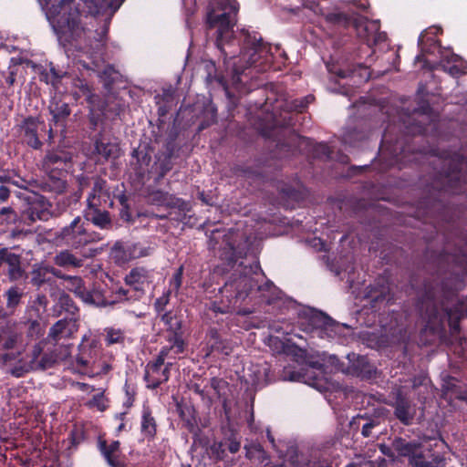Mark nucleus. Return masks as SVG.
Here are the masks:
<instances>
[{
    "instance_id": "1",
    "label": "nucleus",
    "mask_w": 467,
    "mask_h": 467,
    "mask_svg": "<svg viewBox=\"0 0 467 467\" xmlns=\"http://www.w3.org/2000/svg\"><path fill=\"white\" fill-rule=\"evenodd\" d=\"M81 4L73 8L74 0H60L50 8L53 27L59 37L70 41L80 37L85 29L80 23V16H97L110 9L116 12L125 0H80Z\"/></svg>"
},
{
    "instance_id": "2",
    "label": "nucleus",
    "mask_w": 467,
    "mask_h": 467,
    "mask_svg": "<svg viewBox=\"0 0 467 467\" xmlns=\"http://www.w3.org/2000/svg\"><path fill=\"white\" fill-rule=\"evenodd\" d=\"M419 308L430 329H442L447 320L452 335L460 329V319L467 317V308L456 299L454 292L443 288L427 287Z\"/></svg>"
},
{
    "instance_id": "3",
    "label": "nucleus",
    "mask_w": 467,
    "mask_h": 467,
    "mask_svg": "<svg viewBox=\"0 0 467 467\" xmlns=\"http://www.w3.org/2000/svg\"><path fill=\"white\" fill-rule=\"evenodd\" d=\"M258 265L245 264L244 261L234 263L233 273L221 288V293L226 296L229 302L228 307H235L243 303L249 295L257 286V291L268 289L272 283L266 282L264 285H259L255 276L258 275Z\"/></svg>"
},
{
    "instance_id": "4",
    "label": "nucleus",
    "mask_w": 467,
    "mask_h": 467,
    "mask_svg": "<svg viewBox=\"0 0 467 467\" xmlns=\"http://www.w3.org/2000/svg\"><path fill=\"white\" fill-rule=\"evenodd\" d=\"M238 9L239 5L235 0H222L207 12V26L215 30L216 46L225 57L228 56L225 45L233 38Z\"/></svg>"
},
{
    "instance_id": "5",
    "label": "nucleus",
    "mask_w": 467,
    "mask_h": 467,
    "mask_svg": "<svg viewBox=\"0 0 467 467\" xmlns=\"http://www.w3.org/2000/svg\"><path fill=\"white\" fill-rule=\"evenodd\" d=\"M244 47L237 61H233V83L237 84L241 81L240 75L245 69L254 67H258L257 71L265 70V64L270 63L271 56L268 52V47L262 42L261 37L257 38L256 35L252 36L244 33Z\"/></svg>"
},
{
    "instance_id": "6",
    "label": "nucleus",
    "mask_w": 467,
    "mask_h": 467,
    "mask_svg": "<svg viewBox=\"0 0 467 467\" xmlns=\"http://www.w3.org/2000/svg\"><path fill=\"white\" fill-rule=\"evenodd\" d=\"M50 241L57 246H67L73 250H80L102 239L99 233L89 231L88 223L77 216L68 224L50 233Z\"/></svg>"
},
{
    "instance_id": "7",
    "label": "nucleus",
    "mask_w": 467,
    "mask_h": 467,
    "mask_svg": "<svg viewBox=\"0 0 467 467\" xmlns=\"http://www.w3.org/2000/svg\"><path fill=\"white\" fill-rule=\"evenodd\" d=\"M40 324L34 320L28 325L7 322L0 327V346L4 349L22 348L27 344V337L37 335Z\"/></svg>"
},
{
    "instance_id": "8",
    "label": "nucleus",
    "mask_w": 467,
    "mask_h": 467,
    "mask_svg": "<svg viewBox=\"0 0 467 467\" xmlns=\"http://www.w3.org/2000/svg\"><path fill=\"white\" fill-rule=\"evenodd\" d=\"M150 271L143 267L133 268L125 277L127 288L120 287L116 291V295L120 300H139L140 299L151 284Z\"/></svg>"
},
{
    "instance_id": "9",
    "label": "nucleus",
    "mask_w": 467,
    "mask_h": 467,
    "mask_svg": "<svg viewBox=\"0 0 467 467\" xmlns=\"http://www.w3.org/2000/svg\"><path fill=\"white\" fill-rule=\"evenodd\" d=\"M78 350L76 361L79 371L87 373L89 368L94 371L97 368L96 363L99 352L97 342L93 340L89 343H82Z\"/></svg>"
},
{
    "instance_id": "10",
    "label": "nucleus",
    "mask_w": 467,
    "mask_h": 467,
    "mask_svg": "<svg viewBox=\"0 0 467 467\" xmlns=\"http://www.w3.org/2000/svg\"><path fill=\"white\" fill-rule=\"evenodd\" d=\"M171 363L166 365L159 364L150 361L147 364L145 368L144 379L149 389H156L161 384L168 381L170 378V368Z\"/></svg>"
},
{
    "instance_id": "11",
    "label": "nucleus",
    "mask_w": 467,
    "mask_h": 467,
    "mask_svg": "<svg viewBox=\"0 0 467 467\" xmlns=\"http://www.w3.org/2000/svg\"><path fill=\"white\" fill-rule=\"evenodd\" d=\"M309 322L313 327V329L321 337L325 335L327 337H333L339 327L337 323L322 312H313L309 318Z\"/></svg>"
},
{
    "instance_id": "12",
    "label": "nucleus",
    "mask_w": 467,
    "mask_h": 467,
    "mask_svg": "<svg viewBox=\"0 0 467 467\" xmlns=\"http://www.w3.org/2000/svg\"><path fill=\"white\" fill-rule=\"evenodd\" d=\"M154 248L150 245H144L140 243L127 244L125 246H116L114 249L115 257L124 262L150 255Z\"/></svg>"
},
{
    "instance_id": "13",
    "label": "nucleus",
    "mask_w": 467,
    "mask_h": 467,
    "mask_svg": "<svg viewBox=\"0 0 467 467\" xmlns=\"http://www.w3.org/2000/svg\"><path fill=\"white\" fill-rule=\"evenodd\" d=\"M52 275L57 277H64L61 272L53 266L36 264L33 265L29 273L30 284L37 288L41 287L44 284L49 283Z\"/></svg>"
},
{
    "instance_id": "14",
    "label": "nucleus",
    "mask_w": 467,
    "mask_h": 467,
    "mask_svg": "<svg viewBox=\"0 0 467 467\" xmlns=\"http://www.w3.org/2000/svg\"><path fill=\"white\" fill-rule=\"evenodd\" d=\"M161 321L171 333L168 341L172 342V348H176L177 353H182L184 349V341L181 336V321L171 312L164 313L161 316Z\"/></svg>"
},
{
    "instance_id": "15",
    "label": "nucleus",
    "mask_w": 467,
    "mask_h": 467,
    "mask_svg": "<svg viewBox=\"0 0 467 467\" xmlns=\"http://www.w3.org/2000/svg\"><path fill=\"white\" fill-rule=\"evenodd\" d=\"M99 447L110 467H125V463L120 457L119 441H113L108 444L106 441H100Z\"/></svg>"
},
{
    "instance_id": "16",
    "label": "nucleus",
    "mask_w": 467,
    "mask_h": 467,
    "mask_svg": "<svg viewBox=\"0 0 467 467\" xmlns=\"http://www.w3.org/2000/svg\"><path fill=\"white\" fill-rule=\"evenodd\" d=\"M448 164V170L446 171L447 176L450 178V182L454 180L460 181L467 180L463 176L462 172H467V160L462 157V154L454 152L451 156L445 161Z\"/></svg>"
},
{
    "instance_id": "17",
    "label": "nucleus",
    "mask_w": 467,
    "mask_h": 467,
    "mask_svg": "<svg viewBox=\"0 0 467 467\" xmlns=\"http://www.w3.org/2000/svg\"><path fill=\"white\" fill-rule=\"evenodd\" d=\"M395 416L404 424L409 425L414 418V410L410 401L403 395L400 389L398 390L395 400Z\"/></svg>"
},
{
    "instance_id": "18",
    "label": "nucleus",
    "mask_w": 467,
    "mask_h": 467,
    "mask_svg": "<svg viewBox=\"0 0 467 467\" xmlns=\"http://www.w3.org/2000/svg\"><path fill=\"white\" fill-rule=\"evenodd\" d=\"M70 156L65 151H49L43 160V169L46 172H53L66 169Z\"/></svg>"
},
{
    "instance_id": "19",
    "label": "nucleus",
    "mask_w": 467,
    "mask_h": 467,
    "mask_svg": "<svg viewBox=\"0 0 467 467\" xmlns=\"http://www.w3.org/2000/svg\"><path fill=\"white\" fill-rule=\"evenodd\" d=\"M77 331V324L76 321L69 319H61L58 320L53 327L50 328L48 337H50L55 342H58L63 338L70 337Z\"/></svg>"
},
{
    "instance_id": "20",
    "label": "nucleus",
    "mask_w": 467,
    "mask_h": 467,
    "mask_svg": "<svg viewBox=\"0 0 467 467\" xmlns=\"http://www.w3.org/2000/svg\"><path fill=\"white\" fill-rule=\"evenodd\" d=\"M306 8H309L317 15L325 16L326 21L334 26L347 27L350 24V17L341 12H330L324 14L320 6L315 2H308L304 4Z\"/></svg>"
},
{
    "instance_id": "21",
    "label": "nucleus",
    "mask_w": 467,
    "mask_h": 467,
    "mask_svg": "<svg viewBox=\"0 0 467 467\" xmlns=\"http://www.w3.org/2000/svg\"><path fill=\"white\" fill-rule=\"evenodd\" d=\"M73 249H64L57 253L53 257V262L56 265L63 268H79L84 265V259L78 257L73 252Z\"/></svg>"
},
{
    "instance_id": "22",
    "label": "nucleus",
    "mask_w": 467,
    "mask_h": 467,
    "mask_svg": "<svg viewBox=\"0 0 467 467\" xmlns=\"http://www.w3.org/2000/svg\"><path fill=\"white\" fill-rule=\"evenodd\" d=\"M443 458L439 454L431 453L430 450H421L410 459L414 467H439Z\"/></svg>"
},
{
    "instance_id": "23",
    "label": "nucleus",
    "mask_w": 467,
    "mask_h": 467,
    "mask_svg": "<svg viewBox=\"0 0 467 467\" xmlns=\"http://www.w3.org/2000/svg\"><path fill=\"white\" fill-rule=\"evenodd\" d=\"M67 281V288L73 292L85 303H94L93 296L86 289L83 280L78 276L64 275Z\"/></svg>"
},
{
    "instance_id": "24",
    "label": "nucleus",
    "mask_w": 467,
    "mask_h": 467,
    "mask_svg": "<svg viewBox=\"0 0 467 467\" xmlns=\"http://www.w3.org/2000/svg\"><path fill=\"white\" fill-rule=\"evenodd\" d=\"M84 218L101 229H107L111 225V220L109 212H102L99 209V207L85 209Z\"/></svg>"
},
{
    "instance_id": "25",
    "label": "nucleus",
    "mask_w": 467,
    "mask_h": 467,
    "mask_svg": "<svg viewBox=\"0 0 467 467\" xmlns=\"http://www.w3.org/2000/svg\"><path fill=\"white\" fill-rule=\"evenodd\" d=\"M38 125L39 122L36 119L28 118L22 126L26 143L34 149H39L42 146V142L37 137Z\"/></svg>"
},
{
    "instance_id": "26",
    "label": "nucleus",
    "mask_w": 467,
    "mask_h": 467,
    "mask_svg": "<svg viewBox=\"0 0 467 467\" xmlns=\"http://www.w3.org/2000/svg\"><path fill=\"white\" fill-rule=\"evenodd\" d=\"M5 263L8 265L7 275L11 281L19 280L24 276L25 271L21 267L19 255L9 253Z\"/></svg>"
},
{
    "instance_id": "27",
    "label": "nucleus",
    "mask_w": 467,
    "mask_h": 467,
    "mask_svg": "<svg viewBox=\"0 0 467 467\" xmlns=\"http://www.w3.org/2000/svg\"><path fill=\"white\" fill-rule=\"evenodd\" d=\"M393 448L400 455L410 457V460L417 454L420 449L418 443L410 442L400 438L393 441Z\"/></svg>"
},
{
    "instance_id": "28",
    "label": "nucleus",
    "mask_w": 467,
    "mask_h": 467,
    "mask_svg": "<svg viewBox=\"0 0 467 467\" xmlns=\"http://www.w3.org/2000/svg\"><path fill=\"white\" fill-rule=\"evenodd\" d=\"M96 152L105 159L117 158L119 156V146L111 142H104L102 140H97L95 143Z\"/></svg>"
},
{
    "instance_id": "29",
    "label": "nucleus",
    "mask_w": 467,
    "mask_h": 467,
    "mask_svg": "<svg viewBox=\"0 0 467 467\" xmlns=\"http://www.w3.org/2000/svg\"><path fill=\"white\" fill-rule=\"evenodd\" d=\"M460 62V57L453 55L450 58H442L441 67L444 72L452 77H458L462 74V67L459 65Z\"/></svg>"
},
{
    "instance_id": "30",
    "label": "nucleus",
    "mask_w": 467,
    "mask_h": 467,
    "mask_svg": "<svg viewBox=\"0 0 467 467\" xmlns=\"http://www.w3.org/2000/svg\"><path fill=\"white\" fill-rule=\"evenodd\" d=\"M49 112L53 116V120L57 123L70 114V109L67 103L54 101L49 106Z\"/></svg>"
},
{
    "instance_id": "31",
    "label": "nucleus",
    "mask_w": 467,
    "mask_h": 467,
    "mask_svg": "<svg viewBox=\"0 0 467 467\" xmlns=\"http://www.w3.org/2000/svg\"><path fill=\"white\" fill-rule=\"evenodd\" d=\"M6 307L12 312L20 304L23 291L17 286H11L5 293Z\"/></svg>"
},
{
    "instance_id": "32",
    "label": "nucleus",
    "mask_w": 467,
    "mask_h": 467,
    "mask_svg": "<svg viewBox=\"0 0 467 467\" xmlns=\"http://www.w3.org/2000/svg\"><path fill=\"white\" fill-rule=\"evenodd\" d=\"M105 341L108 345L121 344L124 342V332L119 328L107 327L105 328Z\"/></svg>"
},
{
    "instance_id": "33",
    "label": "nucleus",
    "mask_w": 467,
    "mask_h": 467,
    "mask_svg": "<svg viewBox=\"0 0 467 467\" xmlns=\"http://www.w3.org/2000/svg\"><path fill=\"white\" fill-rule=\"evenodd\" d=\"M18 220L17 213L10 206L0 207V223L13 224Z\"/></svg>"
},
{
    "instance_id": "34",
    "label": "nucleus",
    "mask_w": 467,
    "mask_h": 467,
    "mask_svg": "<svg viewBox=\"0 0 467 467\" xmlns=\"http://www.w3.org/2000/svg\"><path fill=\"white\" fill-rule=\"evenodd\" d=\"M54 360L51 357H48L47 355H44L40 357L39 360L36 359H30L28 364L29 369H47L50 368L53 364Z\"/></svg>"
},
{
    "instance_id": "35",
    "label": "nucleus",
    "mask_w": 467,
    "mask_h": 467,
    "mask_svg": "<svg viewBox=\"0 0 467 467\" xmlns=\"http://www.w3.org/2000/svg\"><path fill=\"white\" fill-rule=\"evenodd\" d=\"M141 429L143 431H145L149 435H153L155 433V431H156L155 421L150 412L143 413L142 421H141Z\"/></svg>"
},
{
    "instance_id": "36",
    "label": "nucleus",
    "mask_w": 467,
    "mask_h": 467,
    "mask_svg": "<svg viewBox=\"0 0 467 467\" xmlns=\"http://www.w3.org/2000/svg\"><path fill=\"white\" fill-rule=\"evenodd\" d=\"M47 186L56 193H61L66 190L67 183L63 179L57 178L55 175H50Z\"/></svg>"
},
{
    "instance_id": "37",
    "label": "nucleus",
    "mask_w": 467,
    "mask_h": 467,
    "mask_svg": "<svg viewBox=\"0 0 467 467\" xmlns=\"http://www.w3.org/2000/svg\"><path fill=\"white\" fill-rule=\"evenodd\" d=\"M182 275H183V266H180L176 272L174 273L172 278L170 281V290L169 293L175 292L177 293L182 283Z\"/></svg>"
},
{
    "instance_id": "38",
    "label": "nucleus",
    "mask_w": 467,
    "mask_h": 467,
    "mask_svg": "<svg viewBox=\"0 0 467 467\" xmlns=\"http://www.w3.org/2000/svg\"><path fill=\"white\" fill-rule=\"evenodd\" d=\"M88 406L89 408H97L99 411H104L108 407L107 400L103 393H99L88 402Z\"/></svg>"
},
{
    "instance_id": "39",
    "label": "nucleus",
    "mask_w": 467,
    "mask_h": 467,
    "mask_svg": "<svg viewBox=\"0 0 467 467\" xmlns=\"http://www.w3.org/2000/svg\"><path fill=\"white\" fill-rule=\"evenodd\" d=\"M211 388L215 391L216 395L220 398L223 394V389L227 387V382L222 379H211Z\"/></svg>"
},
{
    "instance_id": "40",
    "label": "nucleus",
    "mask_w": 467,
    "mask_h": 467,
    "mask_svg": "<svg viewBox=\"0 0 467 467\" xmlns=\"http://www.w3.org/2000/svg\"><path fill=\"white\" fill-rule=\"evenodd\" d=\"M171 343V346L170 347H164L162 348V349L160 351L159 355L157 356L156 359L154 360V362H157L159 364H162V365H165L164 364V361H165V358L168 357L169 353L171 350L174 349V352L176 354H178L176 352V348H172V342H170Z\"/></svg>"
},
{
    "instance_id": "41",
    "label": "nucleus",
    "mask_w": 467,
    "mask_h": 467,
    "mask_svg": "<svg viewBox=\"0 0 467 467\" xmlns=\"http://www.w3.org/2000/svg\"><path fill=\"white\" fill-rule=\"evenodd\" d=\"M314 154L317 157H326L328 158L330 155V150L327 144L319 143L315 147Z\"/></svg>"
},
{
    "instance_id": "42",
    "label": "nucleus",
    "mask_w": 467,
    "mask_h": 467,
    "mask_svg": "<svg viewBox=\"0 0 467 467\" xmlns=\"http://www.w3.org/2000/svg\"><path fill=\"white\" fill-rule=\"evenodd\" d=\"M97 194H98V192H93V191L89 193L88 200H87L88 206L86 209H92V208L99 207L100 201Z\"/></svg>"
},
{
    "instance_id": "43",
    "label": "nucleus",
    "mask_w": 467,
    "mask_h": 467,
    "mask_svg": "<svg viewBox=\"0 0 467 467\" xmlns=\"http://www.w3.org/2000/svg\"><path fill=\"white\" fill-rule=\"evenodd\" d=\"M378 425L376 420H369L363 424L361 433L364 437H370L372 435V429Z\"/></svg>"
},
{
    "instance_id": "44",
    "label": "nucleus",
    "mask_w": 467,
    "mask_h": 467,
    "mask_svg": "<svg viewBox=\"0 0 467 467\" xmlns=\"http://www.w3.org/2000/svg\"><path fill=\"white\" fill-rule=\"evenodd\" d=\"M150 201L155 204H162L166 201V193L157 191L150 195Z\"/></svg>"
},
{
    "instance_id": "45",
    "label": "nucleus",
    "mask_w": 467,
    "mask_h": 467,
    "mask_svg": "<svg viewBox=\"0 0 467 467\" xmlns=\"http://www.w3.org/2000/svg\"><path fill=\"white\" fill-rule=\"evenodd\" d=\"M312 99H313V97L308 96V97H306L303 100H300V101L295 100L293 108L295 110L301 111L304 108L306 107V105L310 101H312Z\"/></svg>"
},
{
    "instance_id": "46",
    "label": "nucleus",
    "mask_w": 467,
    "mask_h": 467,
    "mask_svg": "<svg viewBox=\"0 0 467 467\" xmlns=\"http://www.w3.org/2000/svg\"><path fill=\"white\" fill-rule=\"evenodd\" d=\"M427 383V377L424 375H418L412 379V389H416L417 388L423 386Z\"/></svg>"
},
{
    "instance_id": "47",
    "label": "nucleus",
    "mask_w": 467,
    "mask_h": 467,
    "mask_svg": "<svg viewBox=\"0 0 467 467\" xmlns=\"http://www.w3.org/2000/svg\"><path fill=\"white\" fill-rule=\"evenodd\" d=\"M43 348L40 344H36L34 346L31 351V359L39 360Z\"/></svg>"
},
{
    "instance_id": "48",
    "label": "nucleus",
    "mask_w": 467,
    "mask_h": 467,
    "mask_svg": "<svg viewBox=\"0 0 467 467\" xmlns=\"http://www.w3.org/2000/svg\"><path fill=\"white\" fill-rule=\"evenodd\" d=\"M10 196V190L4 185L0 186V202H5Z\"/></svg>"
},
{
    "instance_id": "49",
    "label": "nucleus",
    "mask_w": 467,
    "mask_h": 467,
    "mask_svg": "<svg viewBox=\"0 0 467 467\" xmlns=\"http://www.w3.org/2000/svg\"><path fill=\"white\" fill-rule=\"evenodd\" d=\"M168 303V296H162L156 300L155 302V307L158 311H162L164 306Z\"/></svg>"
},
{
    "instance_id": "50",
    "label": "nucleus",
    "mask_w": 467,
    "mask_h": 467,
    "mask_svg": "<svg viewBox=\"0 0 467 467\" xmlns=\"http://www.w3.org/2000/svg\"><path fill=\"white\" fill-rule=\"evenodd\" d=\"M78 84L77 86L79 88L82 94L85 96H89L91 94V90H90L88 85L81 80H78Z\"/></svg>"
},
{
    "instance_id": "51",
    "label": "nucleus",
    "mask_w": 467,
    "mask_h": 467,
    "mask_svg": "<svg viewBox=\"0 0 467 467\" xmlns=\"http://www.w3.org/2000/svg\"><path fill=\"white\" fill-rule=\"evenodd\" d=\"M240 442L236 441H230L228 450L231 453H236L240 450Z\"/></svg>"
},
{
    "instance_id": "52",
    "label": "nucleus",
    "mask_w": 467,
    "mask_h": 467,
    "mask_svg": "<svg viewBox=\"0 0 467 467\" xmlns=\"http://www.w3.org/2000/svg\"><path fill=\"white\" fill-rule=\"evenodd\" d=\"M9 252L5 248H0V266L3 263H5Z\"/></svg>"
},
{
    "instance_id": "53",
    "label": "nucleus",
    "mask_w": 467,
    "mask_h": 467,
    "mask_svg": "<svg viewBox=\"0 0 467 467\" xmlns=\"http://www.w3.org/2000/svg\"><path fill=\"white\" fill-rule=\"evenodd\" d=\"M102 182L98 181L94 183V186H93V192H97L98 193L102 191Z\"/></svg>"
},
{
    "instance_id": "54",
    "label": "nucleus",
    "mask_w": 467,
    "mask_h": 467,
    "mask_svg": "<svg viewBox=\"0 0 467 467\" xmlns=\"http://www.w3.org/2000/svg\"><path fill=\"white\" fill-rule=\"evenodd\" d=\"M79 388V389L83 390V391H86V390H88L89 389H93L92 387H90L89 385L86 384V383H78L77 384Z\"/></svg>"
},
{
    "instance_id": "55",
    "label": "nucleus",
    "mask_w": 467,
    "mask_h": 467,
    "mask_svg": "<svg viewBox=\"0 0 467 467\" xmlns=\"http://www.w3.org/2000/svg\"><path fill=\"white\" fill-rule=\"evenodd\" d=\"M5 81L9 86H12L15 82L14 73H10L9 76L6 78Z\"/></svg>"
},
{
    "instance_id": "56",
    "label": "nucleus",
    "mask_w": 467,
    "mask_h": 467,
    "mask_svg": "<svg viewBox=\"0 0 467 467\" xmlns=\"http://www.w3.org/2000/svg\"><path fill=\"white\" fill-rule=\"evenodd\" d=\"M379 26L376 22H370L368 24L366 25L365 26V29L366 30H368L369 28L371 29H378Z\"/></svg>"
},
{
    "instance_id": "57",
    "label": "nucleus",
    "mask_w": 467,
    "mask_h": 467,
    "mask_svg": "<svg viewBox=\"0 0 467 467\" xmlns=\"http://www.w3.org/2000/svg\"><path fill=\"white\" fill-rule=\"evenodd\" d=\"M293 123H292V116H290L288 119H286V117L284 118V123L282 124V126L284 127H288V126H292Z\"/></svg>"
},
{
    "instance_id": "58",
    "label": "nucleus",
    "mask_w": 467,
    "mask_h": 467,
    "mask_svg": "<svg viewBox=\"0 0 467 467\" xmlns=\"http://www.w3.org/2000/svg\"><path fill=\"white\" fill-rule=\"evenodd\" d=\"M337 74L341 78H345L348 77V73L345 70H339L338 72H337Z\"/></svg>"
},
{
    "instance_id": "59",
    "label": "nucleus",
    "mask_w": 467,
    "mask_h": 467,
    "mask_svg": "<svg viewBox=\"0 0 467 467\" xmlns=\"http://www.w3.org/2000/svg\"><path fill=\"white\" fill-rule=\"evenodd\" d=\"M110 369H111V367L109 364H104L102 368H101V372L107 373Z\"/></svg>"
},
{
    "instance_id": "60",
    "label": "nucleus",
    "mask_w": 467,
    "mask_h": 467,
    "mask_svg": "<svg viewBox=\"0 0 467 467\" xmlns=\"http://www.w3.org/2000/svg\"><path fill=\"white\" fill-rule=\"evenodd\" d=\"M384 38H385V36H384V35H382V34H379V36H373V40H374L375 42L379 41V40H383Z\"/></svg>"
},
{
    "instance_id": "61",
    "label": "nucleus",
    "mask_w": 467,
    "mask_h": 467,
    "mask_svg": "<svg viewBox=\"0 0 467 467\" xmlns=\"http://www.w3.org/2000/svg\"><path fill=\"white\" fill-rule=\"evenodd\" d=\"M217 80L225 89L227 88L226 83L223 78H219Z\"/></svg>"
},
{
    "instance_id": "62",
    "label": "nucleus",
    "mask_w": 467,
    "mask_h": 467,
    "mask_svg": "<svg viewBox=\"0 0 467 467\" xmlns=\"http://www.w3.org/2000/svg\"><path fill=\"white\" fill-rule=\"evenodd\" d=\"M60 301H61V302L67 303V302L69 301V297H68V296H67V295H63V296L60 297Z\"/></svg>"
},
{
    "instance_id": "63",
    "label": "nucleus",
    "mask_w": 467,
    "mask_h": 467,
    "mask_svg": "<svg viewBox=\"0 0 467 467\" xmlns=\"http://www.w3.org/2000/svg\"><path fill=\"white\" fill-rule=\"evenodd\" d=\"M300 379L299 374H292L290 377V380H298Z\"/></svg>"
},
{
    "instance_id": "64",
    "label": "nucleus",
    "mask_w": 467,
    "mask_h": 467,
    "mask_svg": "<svg viewBox=\"0 0 467 467\" xmlns=\"http://www.w3.org/2000/svg\"><path fill=\"white\" fill-rule=\"evenodd\" d=\"M317 464H319V462H312V463L310 462V463L308 464V467H317Z\"/></svg>"
}]
</instances>
